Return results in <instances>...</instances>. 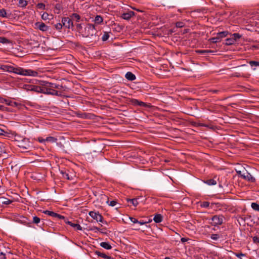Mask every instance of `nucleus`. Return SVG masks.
<instances>
[{
	"mask_svg": "<svg viewBox=\"0 0 259 259\" xmlns=\"http://www.w3.org/2000/svg\"><path fill=\"white\" fill-rule=\"evenodd\" d=\"M0 69L8 72H13L17 74L24 76H36L38 73L31 69H24L21 67H14L8 65H2Z\"/></svg>",
	"mask_w": 259,
	"mask_h": 259,
	"instance_id": "f257e3e1",
	"label": "nucleus"
},
{
	"mask_svg": "<svg viewBox=\"0 0 259 259\" xmlns=\"http://www.w3.org/2000/svg\"><path fill=\"white\" fill-rule=\"evenodd\" d=\"M96 30L94 25L89 24L84 28V31L82 32V35L83 37H91L95 35Z\"/></svg>",
	"mask_w": 259,
	"mask_h": 259,
	"instance_id": "f03ea898",
	"label": "nucleus"
},
{
	"mask_svg": "<svg viewBox=\"0 0 259 259\" xmlns=\"http://www.w3.org/2000/svg\"><path fill=\"white\" fill-rule=\"evenodd\" d=\"M237 173L238 175H240L242 179L249 182L253 183L255 181V179L244 168L242 170L237 171Z\"/></svg>",
	"mask_w": 259,
	"mask_h": 259,
	"instance_id": "7ed1b4c3",
	"label": "nucleus"
},
{
	"mask_svg": "<svg viewBox=\"0 0 259 259\" xmlns=\"http://www.w3.org/2000/svg\"><path fill=\"white\" fill-rule=\"evenodd\" d=\"M229 32L228 31H224L219 32L217 34V36L215 37L210 38L209 39V41L212 43L220 42L222 39L227 36Z\"/></svg>",
	"mask_w": 259,
	"mask_h": 259,
	"instance_id": "20e7f679",
	"label": "nucleus"
},
{
	"mask_svg": "<svg viewBox=\"0 0 259 259\" xmlns=\"http://www.w3.org/2000/svg\"><path fill=\"white\" fill-rule=\"evenodd\" d=\"M57 88L58 86L56 84L46 82L44 84V92L43 94L50 95V93H52V91L54 90L53 89Z\"/></svg>",
	"mask_w": 259,
	"mask_h": 259,
	"instance_id": "39448f33",
	"label": "nucleus"
},
{
	"mask_svg": "<svg viewBox=\"0 0 259 259\" xmlns=\"http://www.w3.org/2000/svg\"><path fill=\"white\" fill-rule=\"evenodd\" d=\"M61 22L63 26L68 29L72 28L74 26L72 20L68 17H63Z\"/></svg>",
	"mask_w": 259,
	"mask_h": 259,
	"instance_id": "423d86ee",
	"label": "nucleus"
},
{
	"mask_svg": "<svg viewBox=\"0 0 259 259\" xmlns=\"http://www.w3.org/2000/svg\"><path fill=\"white\" fill-rule=\"evenodd\" d=\"M60 173L62 174V178L68 180H72L74 178L73 175H70V171L65 169L60 170Z\"/></svg>",
	"mask_w": 259,
	"mask_h": 259,
	"instance_id": "0eeeda50",
	"label": "nucleus"
},
{
	"mask_svg": "<svg viewBox=\"0 0 259 259\" xmlns=\"http://www.w3.org/2000/svg\"><path fill=\"white\" fill-rule=\"evenodd\" d=\"M89 215L97 222H103V218L98 212L92 211L89 212Z\"/></svg>",
	"mask_w": 259,
	"mask_h": 259,
	"instance_id": "6e6552de",
	"label": "nucleus"
},
{
	"mask_svg": "<svg viewBox=\"0 0 259 259\" xmlns=\"http://www.w3.org/2000/svg\"><path fill=\"white\" fill-rule=\"evenodd\" d=\"M213 224L214 226L221 225L223 223V220L222 217L214 215L212 218Z\"/></svg>",
	"mask_w": 259,
	"mask_h": 259,
	"instance_id": "1a4fd4ad",
	"label": "nucleus"
},
{
	"mask_svg": "<svg viewBox=\"0 0 259 259\" xmlns=\"http://www.w3.org/2000/svg\"><path fill=\"white\" fill-rule=\"evenodd\" d=\"M36 26L42 31H47L49 29V27L45 23L41 22H37L35 23Z\"/></svg>",
	"mask_w": 259,
	"mask_h": 259,
	"instance_id": "9d476101",
	"label": "nucleus"
},
{
	"mask_svg": "<svg viewBox=\"0 0 259 259\" xmlns=\"http://www.w3.org/2000/svg\"><path fill=\"white\" fill-rule=\"evenodd\" d=\"M30 91H33L37 93H43L44 92V84L42 87L37 86V85H33L31 87V88L29 89Z\"/></svg>",
	"mask_w": 259,
	"mask_h": 259,
	"instance_id": "9b49d317",
	"label": "nucleus"
},
{
	"mask_svg": "<svg viewBox=\"0 0 259 259\" xmlns=\"http://www.w3.org/2000/svg\"><path fill=\"white\" fill-rule=\"evenodd\" d=\"M135 13L133 11H130L127 13H124L122 15V18L125 20H129L132 16L134 15Z\"/></svg>",
	"mask_w": 259,
	"mask_h": 259,
	"instance_id": "f8f14e48",
	"label": "nucleus"
},
{
	"mask_svg": "<svg viewBox=\"0 0 259 259\" xmlns=\"http://www.w3.org/2000/svg\"><path fill=\"white\" fill-rule=\"evenodd\" d=\"M65 223L70 225L72 227L76 228V229L77 230H82V227L79 224H74V223H72L71 222L68 221L67 220H65Z\"/></svg>",
	"mask_w": 259,
	"mask_h": 259,
	"instance_id": "ddd939ff",
	"label": "nucleus"
},
{
	"mask_svg": "<svg viewBox=\"0 0 259 259\" xmlns=\"http://www.w3.org/2000/svg\"><path fill=\"white\" fill-rule=\"evenodd\" d=\"M12 202V201L3 197H0L1 204H9Z\"/></svg>",
	"mask_w": 259,
	"mask_h": 259,
	"instance_id": "4468645a",
	"label": "nucleus"
},
{
	"mask_svg": "<svg viewBox=\"0 0 259 259\" xmlns=\"http://www.w3.org/2000/svg\"><path fill=\"white\" fill-rule=\"evenodd\" d=\"M153 220L156 223H160L163 220V217L161 214H156L154 217Z\"/></svg>",
	"mask_w": 259,
	"mask_h": 259,
	"instance_id": "2eb2a0df",
	"label": "nucleus"
},
{
	"mask_svg": "<svg viewBox=\"0 0 259 259\" xmlns=\"http://www.w3.org/2000/svg\"><path fill=\"white\" fill-rule=\"evenodd\" d=\"M96 254L98 255V256H100L101 257L104 258V259H111V256L107 255L106 254L101 252L99 251H95Z\"/></svg>",
	"mask_w": 259,
	"mask_h": 259,
	"instance_id": "dca6fc26",
	"label": "nucleus"
},
{
	"mask_svg": "<svg viewBox=\"0 0 259 259\" xmlns=\"http://www.w3.org/2000/svg\"><path fill=\"white\" fill-rule=\"evenodd\" d=\"M126 79L130 80H134L136 79L135 75L131 72H127L125 74Z\"/></svg>",
	"mask_w": 259,
	"mask_h": 259,
	"instance_id": "f3484780",
	"label": "nucleus"
},
{
	"mask_svg": "<svg viewBox=\"0 0 259 259\" xmlns=\"http://www.w3.org/2000/svg\"><path fill=\"white\" fill-rule=\"evenodd\" d=\"M28 4V2L26 0H19L18 6L19 7L24 8Z\"/></svg>",
	"mask_w": 259,
	"mask_h": 259,
	"instance_id": "a211bd4d",
	"label": "nucleus"
},
{
	"mask_svg": "<svg viewBox=\"0 0 259 259\" xmlns=\"http://www.w3.org/2000/svg\"><path fill=\"white\" fill-rule=\"evenodd\" d=\"M100 246L106 249H110L112 248L111 245L109 243L106 242H101L100 243Z\"/></svg>",
	"mask_w": 259,
	"mask_h": 259,
	"instance_id": "6ab92c4d",
	"label": "nucleus"
},
{
	"mask_svg": "<svg viewBox=\"0 0 259 259\" xmlns=\"http://www.w3.org/2000/svg\"><path fill=\"white\" fill-rule=\"evenodd\" d=\"M127 202L131 203L135 207L137 206L139 204L138 199L137 198L127 199Z\"/></svg>",
	"mask_w": 259,
	"mask_h": 259,
	"instance_id": "aec40b11",
	"label": "nucleus"
},
{
	"mask_svg": "<svg viewBox=\"0 0 259 259\" xmlns=\"http://www.w3.org/2000/svg\"><path fill=\"white\" fill-rule=\"evenodd\" d=\"M95 22L98 24H100L103 22V19L100 15H97L95 18Z\"/></svg>",
	"mask_w": 259,
	"mask_h": 259,
	"instance_id": "412c9836",
	"label": "nucleus"
},
{
	"mask_svg": "<svg viewBox=\"0 0 259 259\" xmlns=\"http://www.w3.org/2000/svg\"><path fill=\"white\" fill-rule=\"evenodd\" d=\"M70 16L71 18V19H75L76 21L77 22H78L80 21V16L76 13H73Z\"/></svg>",
	"mask_w": 259,
	"mask_h": 259,
	"instance_id": "4be33fe9",
	"label": "nucleus"
},
{
	"mask_svg": "<svg viewBox=\"0 0 259 259\" xmlns=\"http://www.w3.org/2000/svg\"><path fill=\"white\" fill-rule=\"evenodd\" d=\"M45 140L46 142L50 143H55L57 141V139L53 137H48L46 139H45Z\"/></svg>",
	"mask_w": 259,
	"mask_h": 259,
	"instance_id": "5701e85b",
	"label": "nucleus"
},
{
	"mask_svg": "<svg viewBox=\"0 0 259 259\" xmlns=\"http://www.w3.org/2000/svg\"><path fill=\"white\" fill-rule=\"evenodd\" d=\"M205 183L208 185H215L217 184V181L214 179H209L205 181Z\"/></svg>",
	"mask_w": 259,
	"mask_h": 259,
	"instance_id": "b1692460",
	"label": "nucleus"
},
{
	"mask_svg": "<svg viewBox=\"0 0 259 259\" xmlns=\"http://www.w3.org/2000/svg\"><path fill=\"white\" fill-rule=\"evenodd\" d=\"M251 206L253 209L256 211H259V205L256 203L253 202L251 204Z\"/></svg>",
	"mask_w": 259,
	"mask_h": 259,
	"instance_id": "393cba45",
	"label": "nucleus"
},
{
	"mask_svg": "<svg viewBox=\"0 0 259 259\" xmlns=\"http://www.w3.org/2000/svg\"><path fill=\"white\" fill-rule=\"evenodd\" d=\"M232 38L234 39V42H235L238 39L241 38V35L238 33H235L232 34Z\"/></svg>",
	"mask_w": 259,
	"mask_h": 259,
	"instance_id": "a878e982",
	"label": "nucleus"
},
{
	"mask_svg": "<svg viewBox=\"0 0 259 259\" xmlns=\"http://www.w3.org/2000/svg\"><path fill=\"white\" fill-rule=\"evenodd\" d=\"M226 44L227 45H232L235 42H234V39H233L232 38H227L226 39Z\"/></svg>",
	"mask_w": 259,
	"mask_h": 259,
	"instance_id": "bb28decb",
	"label": "nucleus"
},
{
	"mask_svg": "<svg viewBox=\"0 0 259 259\" xmlns=\"http://www.w3.org/2000/svg\"><path fill=\"white\" fill-rule=\"evenodd\" d=\"M0 42L2 44H7L10 42V40L6 37L0 36Z\"/></svg>",
	"mask_w": 259,
	"mask_h": 259,
	"instance_id": "cd10ccee",
	"label": "nucleus"
},
{
	"mask_svg": "<svg viewBox=\"0 0 259 259\" xmlns=\"http://www.w3.org/2000/svg\"><path fill=\"white\" fill-rule=\"evenodd\" d=\"M109 33L107 32H105L102 36V39L103 41H106L109 38Z\"/></svg>",
	"mask_w": 259,
	"mask_h": 259,
	"instance_id": "c85d7f7f",
	"label": "nucleus"
},
{
	"mask_svg": "<svg viewBox=\"0 0 259 259\" xmlns=\"http://www.w3.org/2000/svg\"><path fill=\"white\" fill-rule=\"evenodd\" d=\"M0 17H2L3 18L7 17V12L5 9L0 10Z\"/></svg>",
	"mask_w": 259,
	"mask_h": 259,
	"instance_id": "c756f323",
	"label": "nucleus"
},
{
	"mask_svg": "<svg viewBox=\"0 0 259 259\" xmlns=\"http://www.w3.org/2000/svg\"><path fill=\"white\" fill-rule=\"evenodd\" d=\"M44 213L45 214H48L50 216H52L53 217H54L56 214V212H54L53 211H49V210H45L44 211Z\"/></svg>",
	"mask_w": 259,
	"mask_h": 259,
	"instance_id": "7c9ffc66",
	"label": "nucleus"
},
{
	"mask_svg": "<svg viewBox=\"0 0 259 259\" xmlns=\"http://www.w3.org/2000/svg\"><path fill=\"white\" fill-rule=\"evenodd\" d=\"M197 52L199 54H207L208 53H212V52H213V51H211V50H198L197 51Z\"/></svg>",
	"mask_w": 259,
	"mask_h": 259,
	"instance_id": "2f4dec72",
	"label": "nucleus"
},
{
	"mask_svg": "<svg viewBox=\"0 0 259 259\" xmlns=\"http://www.w3.org/2000/svg\"><path fill=\"white\" fill-rule=\"evenodd\" d=\"M133 103L135 104H137V105H140V106H145V103H144L143 102H140V101H139L138 100H137L136 99H135V100H133Z\"/></svg>",
	"mask_w": 259,
	"mask_h": 259,
	"instance_id": "473e14b6",
	"label": "nucleus"
},
{
	"mask_svg": "<svg viewBox=\"0 0 259 259\" xmlns=\"http://www.w3.org/2000/svg\"><path fill=\"white\" fill-rule=\"evenodd\" d=\"M249 64L251 66H259V62L251 61L249 62Z\"/></svg>",
	"mask_w": 259,
	"mask_h": 259,
	"instance_id": "72a5a7b5",
	"label": "nucleus"
},
{
	"mask_svg": "<svg viewBox=\"0 0 259 259\" xmlns=\"http://www.w3.org/2000/svg\"><path fill=\"white\" fill-rule=\"evenodd\" d=\"M62 26L63 24H62L60 23H58L55 25V28L59 31H60L62 29Z\"/></svg>",
	"mask_w": 259,
	"mask_h": 259,
	"instance_id": "f704fd0d",
	"label": "nucleus"
},
{
	"mask_svg": "<svg viewBox=\"0 0 259 259\" xmlns=\"http://www.w3.org/2000/svg\"><path fill=\"white\" fill-rule=\"evenodd\" d=\"M36 7L39 9L44 10L45 9V5L43 3H38Z\"/></svg>",
	"mask_w": 259,
	"mask_h": 259,
	"instance_id": "c9c22d12",
	"label": "nucleus"
},
{
	"mask_svg": "<svg viewBox=\"0 0 259 259\" xmlns=\"http://www.w3.org/2000/svg\"><path fill=\"white\" fill-rule=\"evenodd\" d=\"M54 218H58V219H62V220H64V221H65V220H66L65 218V217L63 216V215H62L61 214H58L57 213H56L55 214V215L54 217Z\"/></svg>",
	"mask_w": 259,
	"mask_h": 259,
	"instance_id": "e433bc0d",
	"label": "nucleus"
},
{
	"mask_svg": "<svg viewBox=\"0 0 259 259\" xmlns=\"http://www.w3.org/2000/svg\"><path fill=\"white\" fill-rule=\"evenodd\" d=\"M40 219L36 216H34L33 218V222L35 224H38L40 222Z\"/></svg>",
	"mask_w": 259,
	"mask_h": 259,
	"instance_id": "4c0bfd02",
	"label": "nucleus"
},
{
	"mask_svg": "<svg viewBox=\"0 0 259 259\" xmlns=\"http://www.w3.org/2000/svg\"><path fill=\"white\" fill-rule=\"evenodd\" d=\"M107 202L109 204V205H110L111 206H114L117 204V201L115 200H112L111 201H109V200H108L107 201Z\"/></svg>",
	"mask_w": 259,
	"mask_h": 259,
	"instance_id": "58836bf2",
	"label": "nucleus"
},
{
	"mask_svg": "<svg viewBox=\"0 0 259 259\" xmlns=\"http://www.w3.org/2000/svg\"><path fill=\"white\" fill-rule=\"evenodd\" d=\"M43 20H46L49 19V14L47 13H44L41 16Z\"/></svg>",
	"mask_w": 259,
	"mask_h": 259,
	"instance_id": "ea45409f",
	"label": "nucleus"
},
{
	"mask_svg": "<svg viewBox=\"0 0 259 259\" xmlns=\"http://www.w3.org/2000/svg\"><path fill=\"white\" fill-rule=\"evenodd\" d=\"M209 205V203L207 201H204L202 203L201 206L203 207H207Z\"/></svg>",
	"mask_w": 259,
	"mask_h": 259,
	"instance_id": "a19ab883",
	"label": "nucleus"
},
{
	"mask_svg": "<svg viewBox=\"0 0 259 259\" xmlns=\"http://www.w3.org/2000/svg\"><path fill=\"white\" fill-rule=\"evenodd\" d=\"M219 238V236L218 234H212L211 236V238L213 240H217Z\"/></svg>",
	"mask_w": 259,
	"mask_h": 259,
	"instance_id": "79ce46f5",
	"label": "nucleus"
},
{
	"mask_svg": "<svg viewBox=\"0 0 259 259\" xmlns=\"http://www.w3.org/2000/svg\"><path fill=\"white\" fill-rule=\"evenodd\" d=\"M176 26L177 27L182 28L184 26V23L182 22H178L176 23Z\"/></svg>",
	"mask_w": 259,
	"mask_h": 259,
	"instance_id": "37998d69",
	"label": "nucleus"
},
{
	"mask_svg": "<svg viewBox=\"0 0 259 259\" xmlns=\"http://www.w3.org/2000/svg\"><path fill=\"white\" fill-rule=\"evenodd\" d=\"M130 220L132 222H133L134 224L138 223V222H139V221L134 218L130 217Z\"/></svg>",
	"mask_w": 259,
	"mask_h": 259,
	"instance_id": "c03bdc74",
	"label": "nucleus"
},
{
	"mask_svg": "<svg viewBox=\"0 0 259 259\" xmlns=\"http://www.w3.org/2000/svg\"><path fill=\"white\" fill-rule=\"evenodd\" d=\"M50 93V95H55V96L59 95L58 92L55 90L54 91H52V93Z\"/></svg>",
	"mask_w": 259,
	"mask_h": 259,
	"instance_id": "a18cd8bd",
	"label": "nucleus"
},
{
	"mask_svg": "<svg viewBox=\"0 0 259 259\" xmlns=\"http://www.w3.org/2000/svg\"><path fill=\"white\" fill-rule=\"evenodd\" d=\"M8 133L5 132L4 130L2 129L1 127H0V135H5L6 134H7Z\"/></svg>",
	"mask_w": 259,
	"mask_h": 259,
	"instance_id": "49530a36",
	"label": "nucleus"
},
{
	"mask_svg": "<svg viewBox=\"0 0 259 259\" xmlns=\"http://www.w3.org/2000/svg\"><path fill=\"white\" fill-rule=\"evenodd\" d=\"M37 140L40 143H44L46 142L45 139H44L42 137H38L37 138Z\"/></svg>",
	"mask_w": 259,
	"mask_h": 259,
	"instance_id": "de8ad7c7",
	"label": "nucleus"
},
{
	"mask_svg": "<svg viewBox=\"0 0 259 259\" xmlns=\"http://www.w3.org/2000/svg\"><path fill=\"white\" fill-rule=\"evenodd\" d=\"M253 241L254 243H258L259 242V238L256 236H254L253 238Z\"/></svg>",
	"mask_w": 259,
	"mask_h": 259,
	"instance_id": "09e8293b",
	"label": "nucleus"
},
{
	"mask_svg": "<svg viewBox=\"0 0 259 259\" xmlns=\"http://www.w3.org/2000/svg\"><path fill=\"white\" fill-rule=\"evenodd\" d=\"M5 254L2 252H0V259H5Z\"/></svg>",
	"mask_w": 259,
	"mask_h": 259,
	"instance_id": "8fccbe9b",
	"label": "nucleus"
},
{
	"mask_svg": "<svg viewBox=\"0 0 259 259\" xmlns=\"http://www.w3.org/2000/svg\"><path fill=\"white\" fill-rule=\"evenodd\" d=\"M235 255L239 258H241V256H244L245 254L242 253H235Z\"/></svg>",
	"mask_w": 259,
	"mask_h": 259,
	"instance_id": "3c124183",
	"label": "nucleus"
},
{
	"mask_svg": "<svg viewBox=\"0 0 259 259\" xmlns=\"http://www.w3.org/2000/svg\"><path fill=\"white\" fill-rule=\"evenodd\" d=\"M210 92H212V93L217 94L220 92L219 90H211L209 91Z\"/></svg>",
	"mask_w": 259,
	"mask_h": 259,
	"instance_id": "603ef678",
	"label": "nucleus"
},
{
	"mask_svg": "<svg viewBox=\"0 0 259 259\" xmlns=\"http://www.w3.org/2000/svg\"><path fill=\"white\" fill-rule=\"evenodd\" d=\"M91 230L94 231L95 232H97V231H99V229L96 227H93L92 229H91Z\"/></svg>",
	"mask_w": 259,
	"mask_h": 259,
	"instance_id": "864d4df0",
	"label": "nucleus"
},
{
	"mask_svg": "<svg viewBox=\"0 0 259 259\" xmlns=\"http://www.w3.org/2000/svg\"><path fill=\"white\" fill-rule=\"evenodd\" d=\"M188 240H189V239L187 238H182L181 239V240L182 242H185L187 241Z\"/></svg>",
	"mask_w": 259,
	"mask_h": 259,
	"instance_id": "5fc2aeb1",
	"label": "nucleus"
},
{
	"mask_svg": "<svg viewBox=\"0 0 259 259\" xmlns=\"http://www.w3.org/2000/svg\"><path fill=\"white\" fill-rule=\"evenodd\" d=\"M76 27L78 30H79L82 28L81 25L80 24H78L76 25Z\"/></svg>",
	"mask_w": 259,
	"mask_h": 259,
	"instance_id": "6e6d98bb",
	"label": "nucleus"
},
{
	"mask_svg": "<svg viewBox=\"0 0 259 259\" xmlns=\"http://www.w3.org/2000/svg\"><path fill=\"white\" fill-rule=\"evenodd\" d=\"M147 222H141V221H139V222H138V224H139L140 225H144L145 224H146Z\"/></svg>",
	"mask_w": 259,
	"mask_h": 259,
	"instance_id": "4d7b16f0",
	"label": "nucleus"
},
{
	"mask_svg": "<svg viewBox=\"0 0 259 259\" xmlns=\"http://www.w3.org/2000/svg\"><path fill=\"white\" fill-rule=\"evenodd\" d=\"M3 108H4L3 106L0 105V110H2Z\"/></svg>",
	"mask_w": 259,
	"mask_h": 259,
	"instance_id": "13d9d810",
	"label": "nucleus"
},
{
	"mask_svg": "<svg viewBox=\"0 0 259 259\" xmlns=\"http://www.w3.org/2000/svg\"><path fill=\"white\" fill-rule=\"evenodd\" d=\"M165 259H170L169 257H166Z\"/></svg>",
	"mask_w": 259,
	"mask_h": 259,
	"instance_id": "bf43d9fd",
	"label": "nucleus"
}]
</instances>
